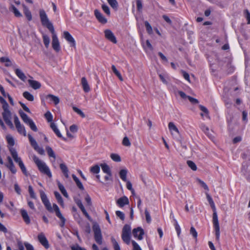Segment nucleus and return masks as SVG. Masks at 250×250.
Masks as SVG:
<instances>
[{
	"mask_svg": "<svg viewBox=\"0 0 250 250\" xmlns=\"http://www.w3.org/2000/svg\"><path fill=\"white\" fill-rule=\"evenodd\" d=\"M33 160L37 165L39 170L42 173L47 175L49 177H52L50 170L44 162L41 160L38 157L35 155L33 157Z\"/></svg>",
	"mask_w": 250,
	"mask_h": 250,
	"instance_id": "7ed1b4c3",
	"label": "nucleus"
},
{
	"mask_svg": "<svg viewBox=\"0 0 250 250\" xmlns=\"http://www.w3.org/2000/svg\"><path fill=\"white\" fill-rule=\"evenodd\" d=\"M122 238L123 241L128 245L130 242V234L128 233H123L122 234Z\"/></svg>",
	"mask_w": 250,
	"mask_h": 250,
	"instance_id": "bb28decb",
	"label": "nucleus"
},
{
	"mask_svg": "<svg viewBox=\"0 0 250 250\" xmlns=\"http://www.w3.org/2000/svg\"><path fill=\"white\" fill-rule=\"evenodd\" d=\"M212 222L215 229L216 239L217 241H219L220 237V227L217 212H213V213Z\"/></svg>",
	"mask_w": 250,
	"mask_h": 250,
	"instance_id": "423d86ee",
	"label": "nucleus"
},
{
	"mask_svg": "<svg viewBox=\"0 0 250 250\" xmlns=\"http://www.w3.org/2000/svg\"><path fill=\"white\" fill-rule=\"evenodd\" d=\"M60 168L66 178L69 177L68 175V169L67 166L63 163H61L60 165Z\"/></svg>",
	"mask_w": 250,
	"mask_h": 250,
	"instance_id": "4be33fe9",
	"label": "nucleus"
},
{
	"mask_svg": "<svg viewBox=\"0 0 250 250\" xmlns=\"http://www.w3.org/2000/svg\"><path fill=\"white\" fill-rule=\"evenodd\" d=\"M122 233L131 234L130 226L127 224L125 225L123 227Z\"/></svg>",
	"mask_w": 250,
	"mask_h": 250,
	"instance_id": "49530a36",
	"label": "nucleus"
},
{
	"mask_svg": "<svg viewBox=\"0 0 250 250\" xmlns=\"http://www.w3.org/2000/svg\"><path fill=\"white\" fill-rule=\"evenodd\" d=\"M15 73L16 75L18 77L19 79H20L22 81H25L26 79V77L23 72L20 69L16 68L15 70Z\"/></svg>",
	"mask_w": 250,
	"mask_h": 250,
	"instance_id": "412c9836",
	"label": "nucleus"
},
{
	"mask_svg": "<svg viewBox=\"0 0 250 250\" xmlns=\"http://www.w3.org/2000/svg\"><path fill=\"white\" fill-rule=\"evenodd\" d=\"M50 127L59 138H62L64 141L66 140V139L62 136L60 130H59L56 125L54 123H51Z\"/></svg>",
	"mask_w": 250,
	"mask_h": 250,
	"instance_id": "dca6fc26",
	"label": "nucleus"
},
{
	"mask_svg": "<svg viewBox=\"0 0 250 250\" xmlns=\"http://www.w3.org/2000/svg\"><path fill=\"white\" fill-rule=\"evenodd\" d=\"M58 188H59L60 190L61 191L62 193L63 194V195L64 197L68 198V195L64 187H63V186L60 182H58Z\"/></svg>",
	"mask_w": 250,
	"mask_h": 250,
	"instance_id": "cd10ccee",
	"label": "nucleus"
},
{
	"mask_svg": "<svg viewBox=\"0 0 250 250\" xmlns=\"http://www.w3.org/2000/svg\"><path fill=\"white\" fill-rule=\"evenodd\" d=\"M188 166L193 171H195L197 169V167L195 164L192 161L188 160L187 162Z\"/></svg>",
	"mask_w": 250,
	"mask_h": 250,
	"instance_id": "c03bdc74",
	"label": "nucleus"
},
{
	"mask_svg": "<svg viewBox=\"0 0 250 250\" xmlns=\"http://www.w3.org/2000/svg\"><path fill=\"white\" fill-rule=\"evenodd\" d=\"M85 201L87 203L88 206H90L92 205L91 199L88 194H86L85 195Z\"/></svg>",
	"mask_w": 250,
	"mask_h": 250,
	"instance_id": "774afa93",
	"label": "nucleus"
},
{
	"mask_svg": "<svg viewBox=\"0 0 250 250\" xmlns=\"http://www.w3.org/2000/svg\"><path fill=\"white\" fill-rule=\"evenodd\" d=\"M122 144L125 146H130L131 143L129 141L128 138L126 136L125 137L123 140Z\"/></svg>",
	"mask_w": 250,
	"mask_h": 250,
	"instance_id": "603ef678",
	"label": "nucleus"
},
{
	"mask_svg": "<svg viewBox=\"0 0 250 250\" xmlns=\"http://www.w3.org/2000/svg\"><path fill=\"white\" fill-rule=\"evenodd\" d=\"M190 234L192 235L194 238L196 239L197 237V232L193 227H191L190 229Z\"/></svg>",
	"mask_w": 250,
	"mask_h": 250,
	"instance_id": "13d9d810",
	"label": "nucleus"
},
{
	"mask_svg": "<svg viewBox=\"0 0 250 250\" xmlns=\"http://www.w3.org/2000/svg\"><path fill=\"white\" fill-rule=\"evenodd\" d=\"M63 37L65 39L70 43L71 46L74 47H75V41L68 31L63 32Z\"/></svg>",
	"mask_w": 250,
	"mask_h": 250,
	"instance_id": "9b49d317",
	"label": "nucleus"
},
{
	"mask_svg": "<svg viewBox=\"0 0 250 250\" xmlns=\"http://www.w3.org/2000/svg\"><path fill=\"white\" fill-rule=\"evenodd\" d=\"M20 168L21 169V170L22 171V173L25 175V176H27L28 175V172L26 170V168L23 163V162L22 161L20 163L18 164Z\"/></svg>",
	"mask_w": 250,
	"mask_h": 250,
	"instance_id": "79ce46f5",
	"label": "nucleus"
},
{
	"mask_svg": "<svg viewBox=\"0 0 250 250\" xmlns=\"http://www.w3.org/2000/svg\"><path fill=\"white\" fill-rule=\"evenodd\" d=\"M201 129L204 132L209 138L210 139H213V131L212 130H210L209 128L206 126L205 125L202 124L201 126Z\"/></svg>",
	"mask_w": 250,
	"mask_h": 250,
	"instance_id": "2eb2a0df",
	"label": "nucleus"
},
{
	"mask_svg": "<svg viewBox=\"0 0 250 250\" xmlns=\"http://www.w3.org/2000/svg\"><path fill=\"white\" fill-rule=\"evenodd\" d=\"M38 239L41 244L46 249L49 247V244L46 238L43 233H40L38 236Z\"/></svg>",
	"mask_w": 250,
	"mask_h": 250,
	"instance_id": "1a4fd4ad",
	"label": "nucleus"
},
{
	"mask_svg": "<svg viewBox=\"0 0 250 250\" xmlns=\"http://www.w3.org/2000/svg\"><path fill=\"white\" fill-rule=\"evenodd\" d=\"M244 13L245 14V17L248 21V23L250 24V13L248 10L246 9L244 11Z\"/></svg>",
	"mask_w": 250,
	"mask_h": 250,
	"instance_id": "338daca9",
	"label": "nucleus"
},
{
	"mask_svg": "<svg viewBox=\"0 0 250 250\" xmlns=\"http://www.w3.org/2000/svg\"><path fill=\"white\" fill-rule=\"evenodd\" d=\"M73 109L75 112H76L77 114L80 115L82 117H85L84 114L81 109H79L78 108L75 106L73 107Z\"/></svg>",
	"mask_w": 250,
	"mask_h": 250,
	"instance_id": "4d7b16f0",
	"label": "nucleus"
},
{
	"mask_svg": "<svg viewBox=\"0 0 250 250\" xmlns=\"http://www.w3.org/2000/svg\"><path fill=\"white\" fill-rule=\"evenodd\" d=\"M145 213L146 219V222L148 223H150L151 221V217H150L149 212L147 211V209L145 210Z\"/></svg>",
	"mask_w": 250,
	"mask_h": 250,
	"instance_id": "e2e57ef3",
	"label": "nucleus"
},
{
	"mask_svg": "<svg viewBox=\"0 0 250 250\" xmlns=\"http://www.w3.org/2000/svg\"><path fill=\"white\" fill-rule=\"evenodd\" d=\"M93 230L94 234V239L95 241L99 244L101 245L103 243V237L101 233V230L99 226L97 224H95L93 226Z\"/></svg>",
	"mask_w": 250,
	"mask_h": 250,
	"instance_id": "39448f33",
	"label": "nucleus"
},
{
	"mask_svg": "<svg viewBox=\"0 0 250 250\" xmlns=\"http://www.w3.org/2000/svg\"><path fill=\"white\" fill-rule=\"evenodd\" d=\"M46 150L47 152V154L49 157H53L54 159L56 158V155L55 153L54 152L53 149L49 146H47L46 147Z\"/></svg>",
	"mask_w": 250,
	"mask_h": 250,
	"instance_id": "e433bc0d",
	"label": "nucleus"
},
{
	"mask_svg": "<svg viewBox=\"0 0 250 250\" xmlns=\"http://www.w3.org/2000/svg\"><path fill=\"white\" fill-rule=\"evenodd\" d=\"M111 240L112 243L114 250H121L120 246L115 239L112 237L111 238Z\"/></svg>",
	"mask_w": 250,
	"mask_h": 250,
	"instance_id": "37998d69",
	"label": "nucleus"
},
{
	"mask_svg": "<svg viewBox=\"0 0 250 250\" xmlns=\"http://www.w3.org/2000/svg\"><path fill=\"white\" fill-rule=\"evenodd\" d=\"M132 234L135 238H137L138 240H142L143 236L144 234V230L141 227H138L133 229Z\"/></svg>",
	"mask_w": 250,
	"mask_h": 250,
	"instance_id": "6e6552de",
	"label": "nucleus"
},
{
	"mask_svg": "<svg viewBox=\"0 0 250 250\" xmlns=\"http://www.w3.org/2000/svg\"><path fill=\"white\" fill-rule=\"evenodd\" d=\"M127 173V170L126 169H121L119 172V175L121 179L124 181H126V175Z\"/></svg>",
	"mask_w": 250,
	"mask_h": 250,
	"instance_id": "c85d7f7f",
	"label": "nucleus"
},
{
	"mask_svg": "<svg viewBox=\"0 0 250 250\" xmlns=\"http://www.w3.org/2000/svg\"><path fill=\"white\" fill-rule=\"evenodd\" d=\"M42 39H43V43H44L45 47L47 48L48 47V46L49 45V43H50V38L47 35L44 34L42 36Z\"/></svg>",
	"mask_w": 250,
	"mask_h": 250,
	"instance_id": "c9c22d12",
	"label": "nucleus"
},
{
	"mask_svg": "<svg viewBox=\"0 0 250 250\" xmlns=\"http://www.w3.org/2000/svg\"><path fill=\"white\" fill-rule=\"evenodd\" d=\"M54 195L56 198V199L58 201V202L61 205H63V199L61 195V194L57 191L54 192Z\"/></svg>",
	"mask_w": 250,
	"mask_h": 250,
	"instance_id": "4c0bfd02",
	"label": "nucleus"
},
{
	"mask_svg": "<svg viewBox=\"0 0 250 250\" xmlns=\"http://www.w3.org/2000/svg\"><path fill=\"white\" fill-rule=\"evenodd\" d=\"M116 215H117V216L119 217L122 220H124L125 216L124 213L123 212L119 210L116 211Z\"/></svg>",
	"mask_w": 250,
	"mask_h": 250,
	"instance_id": "680f3d73",
	"label": "nucleus"
},
{
	"mask_svg": "<svg viewBox=\"0 0 250 250\" xmlns=\"http://www.w3.org/2000/svg\"><path fill=\"white\" fill-rule=\"evenodd\" d=\"M19 114L24 123L30 126V128L34 131H37L38 128L33 120L29 118L26 114L22 110L19 111Z\"/></svg>",
	"mask_w": 250,
	"mask_h": 250,
	"instance_id": "20e7f679",
	"label": "nucleus"
},
{
	"mask_svg": "<svg viewBox=\"0 0 250 250\" xmlns=\"http://www.w3.org/2000/svg\"><path fill=\"white\" fill-rule=\"evenodd\" d=\"M5 166L9 169L11 172L15 174L17 172V169L15 167L14 163L11 164H5Z\"/></svg>",
	"mask_w": 250,
	"mask_h": 250,
	"instance_id": "a19ab883",
	"label": "nucleus"
},
{
	"mask_svg": "<svg viewBox=\"0 0 250 250\" xmlns=\"http://www.w3.org/2000/svg\"><path fill=\"white\" fill-rule=\"evenodd\" d=\"M116 203L120 207L123 208L125 205L129 204V202L128 198L124 196L118 199Z\"/></svg>",
	"mask_w": 250,
	"mask_h": 250,
	"instance_id": "4468645a",
	"label": "nucleus"
},
{
	"mask_svg": "<svg viewBox=\"0 0 250 250\" xmlns=\"http://www.w3.org/2000/svg\"><path fill=\"white\" fill-rule=\"evenodd\" d=\"M132 244L133 245V250H142L139 245L134 240L132 241Z\"/></svg>",
	"mask_w": 250,
	"mask_h": 250,
	"instance_id": "69168bd1",
	"label": "nucleus"
},
{
	"mask_svg": "<svg viewBox=\"0 0 250 250\" xmlns=\"http://www.w3.org/2000/svg\"><path fill=\"white\" fill-rule=\"evenodd\" d=\"M81 83L85 92H88L90 90L88 82L85 77H83L82 78Z\"/></svg>",
	"mask_w": 250,
	"mask_h": 250,
	"instance_id": "6ab92c4d",
	"label": "nucleus"
},
{
	"mask_svg": "<svg viewBox=\"0 0 250 250\" xmlns=\"http://www.w3.org/2000/svg\"><path fill=\"white\" fill-rule=\"evenodd\" d=\"M199 107L201 111H202L204 113H205L206 116L207 118L210 119V117L209 116V111L208 109L204 106L202 105H199Z\"/></svg>",
	"mask_w": 250,
	"mask_h": 250,
	"instance_id": "58836bf2",
	"label": "nucleus"
},
{
	"mask_svg": "<svg viewBox=\"0 0 250 250\" xmlns=\"http://www.w3.org/2000/svg\"><path fill=\"white\" fill-rule=\"evenodd\" d=\"M188 99L191 103V104H197L199 103V101L197 99L194 98L189 96L188 97Z\"/></svg>",
	"mask_w": 250,
	"mask_h": 250,
	"instance_id": "052dcab7",
	"label": "nucleus"
},
{
	"mask_svg": "<svg viewBox=\"0 0 250 250\" xmlns=\"http://www.w3.org/2000/svg\"><path fill=\"white\" fill-rule=\"evenodd\" d=\"M21 215L26 224H29L30 223V219L29 216L28 215L27 212L24 209L21 210Z\"/></svg>",
	"mask_w": 250,
	"mask_h": 250,
	"instance_id": "f3484780",
	"label": "nucleus"
},
{
	"mask_svg": "<svg viewBox=\"0 0 250 250\" xmlns=\"http://www.w3.org/2000/svg\"><path fill=\"white\" fill-rule=\"evenodd\" d=\"M40 193L42 201L44 204L46 208L51 212H52L53 211H55L56 215L61 220V223L60 224V227L62 228L65 225L66 220L62 215V213L61 212V211L58 206L56 204H53L52 208L44 192L42 190H40Z\"/></svg>",
	"mask_w": 250,
	"mask_h": 250,
	"instance_id": "f03ea898",
	"label": "nucleus"
},
{
	"mask_svg": "<svg viewBox=\"0 0 250 250\" xmlns=\"http://www.w3.org/2000/svg\"><path fill=\"white\" fill-rule=\"evenodd\" d=\"M28 137L31 146L34 148V149H36L39 146L36 141L30 134H28Z\"/></svg>",
	"mask_w": 250,
	"mask_h": 250,
	"instance_id": "b1692460",
	"label": "nucleus"
},
{
	"mask_svg": "<svg viewBox=\"0 0 250 250\" xmlns=\"http://www.w3.org/2000/svg\"><path fill=\"white\" fill-rule=\"evenodd\" d=\"M105 37L108 40L114 43H116L117 41L113 32L109 29H106L104 31Z\"/></svg>",
	"mask_w": 250,
	"mask_h": 250,
	"instance_id": "9d476101",
	"label": "nucleus"
},
{
	"mask_svg": "<svg viewBox=\"0 0 250 250\" xmlns=\"http://www.w3.org/2000/svg\"><path fill=\"white\" fill-rule=\"evenodd\" d=\"M168 127L172 135H173V131L179 134V131L178 128L176 126L173 122H169L168 125Z\"/></svg>",
	"mask_w": 250,
	"mask_h": 250,
	"instance_id": "5701e85b",
	"label": "nucleus"
},
{
	"mask_svg": "<svg viewBox=\"0 0 250 250\" xmlns=\"http://www.w3.org/2000/svg\"><path fill=\"white\" fill-rule=\"evenodd\" d=\"M9 151L14 161L18 164L22 162L21 158L18 157V153L15 148L13 147L9 148Z\"/></svg>",
	"mask_w": 250,
	"mask_h": 250,
	"instance_id": "ddd939ff",
	"label": "nucleus"
},
{
	"mask_svg": "<svg viewBox=\"0 0 250 250\" xmlns=\"http://www.w3.org/2000/svg\"><path fill=\"white\" fill-rule=\"evenodd\" d=\"M44 116L48 122L52 123V121H53V116L50 112L47 111L46 112V113L44 114Z\"/></svg>",
	"mask_w": 250,
	"mask_h": 250,
	"instance_id": "3c124183",
	"label": "nucleus"
},
{
	"mask_svg": "<svg viewBox=\"0 0 250 250\" xmlns=\"http://www.w3.org/2000/svg\"><path fill=\"white\" fill-rule=\"evenodd\" d=\"M100 167L98 165H96L90 168V171L94 174H97L100 171Z\"/></svg>",
	"mask_w": 250,
	"mask_h": 250,
	"instance_id": "a18cd8bd",
	"label": "nucleus"
},
{
	"mask_svg": "<svg viewBox=\"0 0 250 250\" xmlns=\"http://www.w3.org/2000/svg\"><path fill=\"white\" fill-rule=\"evenodd\" d=\"M109 4L113 9H117L118 7V2L116 0H107Z\"/></svg>",
	"mask_w": 250,
	"mask_h": 250,
	"instance_id": "de8ad7c7",
	"label": "nucleus"
},
{
	"mask_svg": "<svg viewBox=\"0 0 250 250\" xmlns=\"http://www.w3.org/2000/svg\"><path fill=\"white\" fill-rule=\"evenodd\" d=\"M23 12L25 16L28 19L29 21H31L32 19V16L31 12L29 10V9L24 5H23Z\"/></svg>",
	"mask_w": 250,
	"mask_h": 250,
	"instance_id": "393cba45",
	"label": "nucleus"
},
{
	"mask_svg": "<svg viewBox=\"0 0 250 250\" xmlns=\"http://www.w3.org/2000/svg\"><path fill=\"white\" fill-rule=\"evenodd\" d=\"M83 212V214L85 215V216L87 218L88 220L89 221H91V218L88 214V213L87 212L86 210H85L83 205L82 207H80L79 208Z\"/></svg>",
	"mask_w": 250,
	"mask_h": 250,
	"instance_id": "8fccbe9b",
	"label": "nucleus"
},
{
	"mask_svg": "<svg viewBox=\"0 0 250 250\" xmlns=\"http://www.w3.org/2000/svg\"><path fill=\"white\" fill-rule=\"evenodd\" d=\"M72 177L74 180V181L75 182L77 187L81 190H83L84 188L82 184V183L81 182L80 180L76 177V176L74 174H72Z\"/></svg>",
	"mask_w": 250,
	"mask_h": 250,
	"instance_id": "a878e982",
	"label": "nucleus"
},
{
	"mask_svg": "<svg viewBox=\"0 0 250 250\" xmlns=\"http://www.w3.org/2000/svg\"><path fill=\"white\" fill-rule=\"evenodd\" d=\"M174 220L175 221L174 226H175V229H176L177 233V235L178 237H180V234H181L180 227L179 225L177 220L176 219H174Z\"/></svg>",
	"mask_w": 250,
	"mask_h": 250,
	"instance_id": "09e8293b",
	"label": "nucleus"
},
{
	"mask_svg": "<svg viewBox=\"0 0 250 250\" xmlns=\"http://www.w3.org/2000/svg\"><path fill=\"white\" fill-rule=\"evenodd\" d=\"M28 191L30 194V197L33 199H36V194L33 190V189L31 186H29L28 187Z\"/></svg>",
	"mask_w": 250,
	"mask_h": 250,
	"instance_id": "864d4df0",
	"label": "nucleus"
},
{
	"mask_svg": "<svg viewBox=\"0 0 250 250\" xmlns=\"http://www.w3.org/2000/svg\"><path fill=\"white\" fill-rule=\"evenodd\" d=\"M242 170L244 174L250 173V160L243 163Z\"/></svg>",
	"mask_w": 250,
	"mask_h": 250,
	"instance_id": "aec40b11",
	"label": "nucleus"
},
{
	"mask_svg": "<svg viewBox=\"0 0 250 250\" xmlns=\"http://www.w3.org/2000/svg\"><path fill=\"white\" fill-rule=\"evenodd\" d=\"M137 8L138 11H141L143 8L142 2L141 0H136Z\"/></svg>",
	"mask_w": 250,
	"mask_h": 250,
	"instance_id": "0e129e2a",
	"label": "nucleus"
},
{
	"mask_svg": "<svg viewBox=\"0 0 250 250\" xmlns=\"http://www.w3.org/2000/svg\"><path fill=\"white\" fill-rule=\"evenodd\" d=\"M2 116L5 123L11 129H14V125L11 121V113L10 111L3 112L2 113Z\"/></svg>",
	"mask_w": 250,
	"mask_h": 250,
	"instance_id": "0eeeda50",
	"label": "nucleus"
},
{
	"mask_svg": "<svg viewBox=\"0 0 250 250\" xmlns=\"http://www.w3.org/2000/svg\"><path fill=\"white\" fill-rule=\"evenodd\" d=\"M40 17L42 26L46 27L52 34V45L53 49L56 52L60 50V45L59 40L55 33L52 23L49 21L45 11L41 9L39 12Z\"/></svg>",
	"mask_w": 250,
	"mask_h": 250,
	"instance_id": "f257e3e1",
	"label": "nucleus"
},
{
	"mask_svg": "<svg viewBox=\"0 0 250 250\" xmlns=\"http://www.w3.org/2000/svg\"><path fill=\"white\" fill-rule=\"evenodd\" d=\"M112 70L114 73L116 75V76L119 78V79L121 81H123L124 79L122 77L121 73L119 72V71L117 69L115 66L114 65H112L111 66Z\"/></svg>",
	"mask_w": 250,
	"mask_h": 250,
	"instance_id": "c756f323",
	"label": "nucleus"
},
{
	"mask_svg": "<svg viewBox=\"0 0 250 250\" xmlns=\"http://www.w3.org/2000/svg\"><path fill=\"white\" fill-rule=\"evenodd\" d=\"M145 24L147 32L149 34H151L152 32V29L150 24L147 21H145Z\"/></svg>",
	"mask_w": 250,
	"mask_h": 250,
	"instance_id": "bf43d9fd",
	"label": "nucleus"
},
{
	"mask_svg": "<svg viewBox=\"0 0 250 250\" xmlns=\"http://www.w3.org/2000/svg\"><path fill=\"white\" fill-rule=\"evenodd\" d=\"M103 10L108 15H110V11L109 7L106 4H103L102 5Z\"/></svg>",
	"mask_w": 250,
	"mask_h": 250,
	"instance_id": "6e6d98bb",
	"label": "nucleus"
},
{
	"mask_svg": "<svg viewBox=\"0 0 250 250\" xmlns=\"http://www.w3.org/2000/svg\"><path fill=\"white\" fill-rule=\"evenodd\" d=\"M94 15L97 20L101 23L105 24L107 22V19L103 16L101 12L98 9L94 10Z\"/></svg>",
	"mask_w": 250,
	"mask_h": 250,
	"instance_id": "f8f14e48",
	"label": "nucleus"
},
{
	"mask_svg": "<svg viewBox=\"0 0 250 250\" xmlns=\"http://www.w3.org/2000/svg\"><path fill=\"white\" fill-rule=\"evenodd\" d=\"M47 98H49L50 100L54 102L55 104H57L60 102V99L58 97L54 96L52 94H49L46 97Z\"/></svg>",
	"mask_w": 250,
	"mask_h": 250,
	"instance_id": "7c9ffc66",
	"label": "nucleus"
},
{
	"mask_svg": "<svg viewBox=\"0 0 250 250\" xmlns=\"http://www.w3.org/2000/svg\"><path fill=\"white\" fill-rule=\"evenodd\" d=\"M28 82L30 86L34 89H39L41 87V84L35 80H28Z\"/></svg>",
	"mask_w": 250,
	"mask_h": 250,
	"instance_id": "a211bd4d",
	"label": "nucleus"
},
{
	"mask_svg": "<svg viewBox=\"0 0 250 250\" xmlns=\"http://www.w3.org/2000/svg\"><path fill=\"white\" fill-rule=\"evenodd\" d=\"M101 167L104 172L109 174L111 173L109 167L106 164H102Z\"/></svg>",
	"mask_w": 250,
	"mask_h": 250,
	"instance_id": "72a5a7b5",
	"label": "nucleus"
},
{
	"mask_svg": "<svg viewBox=\"0 0 250 250\" xmlns=\"http://www.w3.org/2000/svg\"><path fill=\"white\" fill-rule=\"evenodd\" d=\"M12 11L14 13L15 16H16L17 17H20L22 16V15L21 14V13L19 12V11L17 9V8L15 6L12 5Z\"/></svg>",
	"mask_w": 250,
	"mask_h": 250,
	"instance_id": "5fc2aeb1",
	"label": "nucleus"
},
{
	"mask_svg": "<svg viewBox=\"0 0 250 250\" xmlns=\"http://www.w3.org/2000/svg\"><path fill=\"white\" fill-rule=\"evenodd\" d=\"M16 127L20 134H22L24 136H26L25 128L23 125H21L19 126H16Z\"/></svg>",
	"mask_w": 250,
	"mask_h": 250,
	"instance_id": "2f4dec72",
	"label": "nucleus"
},
{
	"mask_svg": "<svg viewBox=\"0 0 250 250\" xmlns=\"http://www.w3.org/2000/svg\"><path fill=\"white\" fill-rule=\"evenodd\" d=\"M0 62H5V65L7 67L10 66L12 65L11 61L7 57H1L0 58Z\"/></svg>",
	"mask_w": 250,
	"mask_h": 250,
	"instance_id": "473e14b6",
	"label": "nucleus"
},
{
	"mask_svg": "<svg viewBox=\"0 0 250 250\" xmlns=\"http://www.w3.org/2000/svg\"><path fill=\"white\" fill-rule=\"evenodd\" d=\"M23 96L29 101H34V98L33 95L28 91H25L23 93Z\"/></svg>",
	"mask_w": 250,
	"mask_h": 250,
	"instance_id": "f704fd0d",
	"label": "nucleus"
},
{
	"mask_svg": "<svg viewBox=\"0 0 250 250\" xmlns=\"http://www.w3.org/2000/svg\"><path fill=\"white\" fill-rule=\"evenodd\" d=\"M110 157L113 161L116 162H119L121 161L120 156L117 154L112 153L110 155Z\"/></svg>",
	"mask_w": 250,
	"mask_h": 250,
	"instance_id": "ea45409f",
	"label": "nucleus"
}]
</instances>
